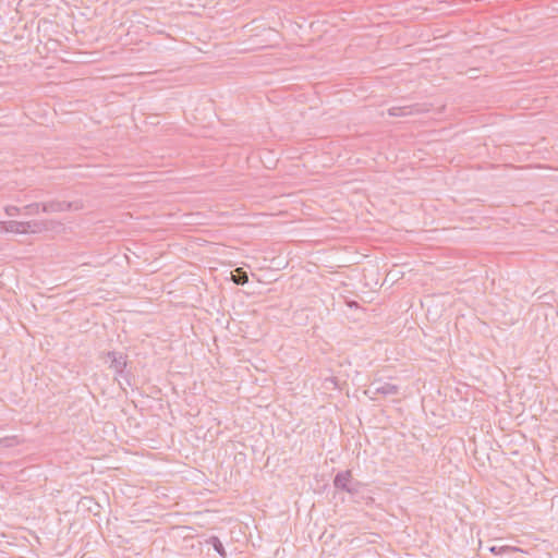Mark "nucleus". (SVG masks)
<instances>
[{"label":"nucleus","instance_id":"1","mask_svg":"<svg viewBox=\"0 0 558 558\" xmlns=\"http://www.w3.org/2000/svg\"><path fill=\"white\" fill-rule=\"evenodd\" d=\"M333 486L339 490L347 492L350 495L360 493L362 483L354 480L351 470L338 472L333 478Z\"/></svg>","mask_w":558,"mask_h":558},{"label":"nucleus","instance_id":"2","mask_svg":"<svg viewBox=\"0 0 558 558\" xmlns=\"http://www.w3.org/2000/svg\"><path fill=\"white\" fill-rule=\"evenodd\" d=\"M83 208V203L81 201L75 202H65V201H48L44 202L41 205V211L46 214H54L70 210H80Z\"/></svg>","mask_w":558,"mask_h":558},{"label":"nucleus","instance_id":"3","mask_svg":"<svg viewBox=\"0 0 558 558\" xmlns=\"http://www.w3.org/2000/svg\"><path fill=\"white\" fill-rule=\"evenodd\" d=\"M398 392L399 387L397 385L381 380L372 381L367 389L365 390V395H367L371 399H376L377 395L387 397L396 396Z\"/></svg>","mask_w":558,"mask_h":558},{"label":"nucleus","instance_id":"4","mask_svg":"<svg viewBox=\"0 0 558 558\" xmlns=\"http://www.w3.org/2000/svg\"><path fill=\"white\" fill-rule=\"evenodd\" d=\"M107 359L110 362V368H112L117 375L124 378L128 385H131L129 374L125 373L128 356L123 353L110 351L107 353Z\"/></svg>","mask_w":558,"mask_h":558},{"label":"nucleus","instance_id":"5","mask_svg":"<svg viewBox=\"0 0 558 558\" xmlns=\"http://www.w3.org/2000/svg\"><path fill=\"white\" fill-rule=\"evenodd\" d=\"M53 226L54 221L52 220L23 221L24 233H41L51 230Z\"/></svg>","mask_w":558,"mask_h":558},{"label":"nucleus","instance_id":"6","mask_svg":"<svg viewBox=\"0 0 558 558\" xmlns=\"http://www.w3.org/2000/svg\"><path fill=\"white\" fill-rule=\"evenodd\" d=\"M415 106H395L388 109L390 117H405L412 114Z\"/></svg>","mask_w":558,"mask_h":558},{"label":"nucleus","instance_id":"7","mask_svg":"<svg viewBox=\"0 0 558 558\" xmlns=\"http://www.w3.org/2000/svg\"><path fill=\"white\" fill-rule=\"evenodd\" d=\"M488 550L495 555H504V554H512V553H521L522 549L513 546H490Z\"/></svg>","mask_w":558,"mask_h":558},{"label":"nucleus","instance_id":"8","mask_svg":"<svg viewBox=\"0 0 558 558\" xmlns=\"http://www.w3.org/2000/svg\"><path fill=\"white\" fill-rule=\"evenodd\" d=\"M206 543L210 544L213 546V548L215 549V551H217L222 558L227 557V551L218 536H215V535L210 536L206 541Z\"/></svg>","mask_w":558,"mask_h":558},{"label":"nucleus","instance_id":"9","mask_svg":"<svg viewBox=\"0 0 558 558\" xmlns=\"http://www.w3.org/2000/svg\"><path fill=\"white\" fill-rule=\"evenodd\" d=\"M4 231L12 233H24L23 221H4Z\"/></svg>","mask_w":558,"mask_h":558},{"label":"nucleus","instance_id":"10","mask_svg":"<svg viewBox=\"0 0 558 558\" xmlns=\"http://www.w3.org/2000/svg\"><path fill=\"white\" fill-rule=\"evenodd\" d=\"M236 275H233L232 280L235 284L243 286L248 282V276L241 268L236 269Z\"/></svg>","mask_w":558,"mask_h":558},{"label":"nucleus","instance_id":"11","mask_svg":"<svg viewBox=\"0 0 558 558\" xmlns=\"http://www.w3.org/2000/svg\"><path fill=\"white\" fill-rule=\"evenodd\" d=\"M43 203H32L23 207L26 215H37L41 210Z\"/></svg>","mask_w":558,"mask_h":558},{"label":"nucleus","instance_id":"12","mask_svg":"<svg viewBox=\"0 0 558 558\" xmlns=\"http://www.w3.org/2000/svg\"><path fill=\"white\" fill-rule=\"evenodd\" d=\"M21 210L22 209L20 207L13 206V205L5 206V208H4V211L8 216L19 215L21 213Z\"/></svg>","mask_w":558,"mask_h":558},{"label":"nucleus","instance_id":"13","mask_svg":"<svg viewBox=\"0 0 558 558\" xmlns=\"http://www.w3.org/2000/svg\"><path fill=\"white\" fill-rule=\"evenodd\" d=\"M14 437H4L0 439L1 447H11L14 445Z\"/></svg>","mask_w":558,"mask_h":558},{"label":"nucleus","instance_id":"14","mask_svg":"<svg viewBox=\"0 0 558 558\" xmlns=\"http://www.w3.org/2000/svg\"><path fill=\"white\" fill-rule=\"evenodd\" d=\"M4 231V221H0V232Z\"/></svg>","mask_w":558,"mask_h":558}]
</instances>
